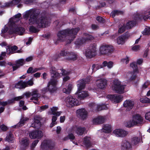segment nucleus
<instances>
[{"mask_svg":"<svg viewBox=\"0 0 150 150\" xmlns=\"http://www.w3.org/2000/svg\"><path fill=\"white\" fill-rule=\"evenodd\" d=\"M40 13L39 10L32 8L24 13L23 17L26 20L29 19L30 24L35 23L37 28L46 27L50 24V20L45 16H42L37 19Z\"/></svg>","mask_w":150,"mask_h":150,"instance_id":"nucleus-1","label":"nucleus"},{"mask_svg":"<svg viewBox=\"0 0 150 150\" xmlns=\"http://www.w3.org/2000/svg\"><path fill=\"white\" fill-rule=\"evenodd\" d=\"M79 30V28H72L71 30L67 29L59 31L57 34L59 40L62 41H64L66 38L67 39V42L70 43L74 38L75 35Z\"/></svg>","mask_w":150,"mask_h":150,"instance_id":"nucleus-2","label":"nucleus"},{"mask_svg":"<svg viewBox=\"0 0 150 150\" xmlns=\"http://www.w3.org/2000/svg\"><path fill=\"white\" fill-rule=\"evenodd\" d=\"M91 79V77H88L84 79H80L77 81V86L78 90L76 94H77L78 99L80 100L83 99L89 96V94L87 91H81L84 88L85 84L88 83Z\"/></svg>","mask_w":150,"mask_h":150,"instance_id":"nucleus-3","label":"nucleus"},{"mask_svg":"<svg viewBox=\"0 0 150 150\" xmlns=\"http://www.w3.org/2000/svg\"><path fill=\"white\" fill-rule=\"evenodd\" d=\"M51 77L52 78L48 83L47 87L49 91L52 92L55 91L57 90L56 86L57 82L56 79L59 78L60 76L59 74L55 71L52 70L51 72Z\"/></svg>","mask_w":150,"mask_h":150,"instance_id":"nucleus-4","label":"nucleus"},{"mask_svg":"<svg viewBox=\"0 0 150 150\" xmlns=\"http://www.w3.org/2000/svg\"><path fill=\"white\" fill-rule=\"evenodd\" d=\"M132 120L127 122L126 125L127 127H131L134 125L142 124L143 122V118L138 114H136L132 116Z\"/></svg>","mask_w":150,"mask_h":150,"instance_id":"nucleus-5","label":"nucleus"},{"mask_svg":"<svg viewBox=\"0 0 150 150\" xmlns=\"http://www.w3.org/2000/svg\"><path fill=\"white\" fill-rule=\"evenodd\" d=\"M125 85H121V82L117 79L114 80L112 86V89L117 93H122L124 92Z\"/></svg>","mask_w":150,"mask_h":150,"instance_id":"nucleus-6","label":"nucleus"},{"mask_svg":"<svg viewBox=\"0 0 150 150\" xmlns=\"http://www.w3.org/2000/svg\"><path fill=\"white\" fill-rule=\"evenodd\" d=\"M33 84V82L32 80L28 81H23L21 80L18 81L15 85H12L11 87L12 88H15L20 89H24L28 86H32Z\"/></svg>","mask_w":150,"mask_h":150,"instance_id":"nucleus-7","label":"nucleus"},{"mask_svg":"<svg viewBox=\"0 0 150 150\" xmlns=\"http://www.w3.org/2000/svg\"><path fill=\"white\" fill-rule=\"evenodd\" d=\"M114 50L113 47L106 44H102L99 48V52L102 55H108L112 53Z\"/></svg>","mask_w":150,"mask_h":150,"instance_id":"nucleus-8","label":"nucleus"},{"mask_svg":"<svg viewBox=\"0 0 150 150\" xmlns=\"http://www.w3.org/2000/svg\"><path fill=\"white\" fill-rule=\"evenodd\" d=\"M97 45L96 44H91L88 48L86 50L85 55L87 58H91L96 55Z\"/></svg>","mask_w":150,"mask_h":150,"instance_id":"nucleus-9","label":"nucleus"},{"mask_svg":"<svg viewBox=\"0 0 150 150\" xmlns=\"http://www.w3.org/2000/svg\"><path fill=\"white\" fill-rule=\"evenodd\" d=\"M65 102L66 106L69 108L77 106L79 104V100L71 96H69L65 98Z\"/></svg>","mask_w":150,"mask_h":150,"instance_id":"nucleus-10","label":"nucleus"},{"mask_svg":"<svg viewBox=\"0 0 150 150\" xmlns=\"http://www.w3.org/2000/svg\"><path fill=\"white\" fill-rule=\"evenodd\" d=\"M130 67L133 69V72L130 73H127V78L130 77V80H133L134 79L136 78V73H138V70L137 65H136V62H133L131 63Z\"/></svg>","mask_w":150,"mask_h":150,"instance_id":"nucleus-11","label":"nucleus"},{"mask_svg":"<svg viewBox=\"0 0 150 150\" xmlns=\"http://www.w3.org/2000/svg\"><path fill=\"white\" fill-rule=\"evenodd\" d=\"M94 39L92 35L85 33L84 34L83 37L81 39H78L75 42V44L77 45H81L89 41L92 40Z\"/></svg>","mask_w":150,"mask_h":150,"instance_id":"nucleus-12","label":"nucleus"},{"mask_svg":"<svg viewBox=\"0 0 150 150\" xmlns=\"http://www.w3.org/2000/svg\"><path fill=\"white\" fill-rule=\"evenodd\" d=\"M55 143L50 140H45L42 143L41 145V150H46L48 148L50 149H53L55 146Z\"/></svg>","mask_w":150,"mask_h":150,"instance_id":"nucleus-13","label":"nucleus"},{"mask_svg":"<svg viewBox=\"0 0 150 150\" xmlns=\"http://www.w3.org/2000/svg\"><path fill=\"white\" fill-rule=\"evenodd\" d=\"M85 129L84 127L75 125L70 128V132L74 133L76 132L78 135H81L83 133Z\"/></svg>","mask_w":150,"mask_h":150,"instance_id":"nucleus-14","label":"nucleus"},{"mask_svg":"<svg viewBox=\"0 0 150 150\" xmlns=\"http://www.w3.org/2000/svg\"><path fill=\"white\" fill-rule=\"evenodd\" d=\"M107 98L109 99L113 102L117 103L122 100V96L120 95H109L107 96Z\"/></svg>","mask_w":150,"mask_h":150,"instance_id":"nucleus-15","label":"nucleus"},{"mask_svg":"<svg viewBox=\"0 0 150 150\" xmlns=\"http://www.w3.org/2000/svg\"><path fill=\"white\" fill-rule=\"evenodd\" d=\"M76 113L78 117L84 120L87 117V112L84 108L77 110Z\"/></svg>","mask_w":150,"mask_h":150,"instance_id":"nucleus-16","label":"nucleus"},{"mask_svg":"<svg viewBox=\"0 0 150 150\" xmlns=\"http://www.w3.org/2000/svg\"><path fill=\"white\" fill-rule=\"evenodd\" d=\"M113 134L116 137H123L127 136L128 133L123 129H117L113 131Z\"/></svg>","mask_w":150,"mask_h":150,"instance_id":"nucleus-17","label":"nucleus"},{"mask_svg":"<svg viewBox=\"0 0 150 150\" xmlns=\"http://www.w3.org/2000/svg\"><path fill=\"white\" fill-rule=\"evenodd\" d=\"M25 29L23 28L15 26V28L11 29L10 31L11 34L15 33L19 35H22L25 31Z\"/></svg>","mask_w":150,"mask_h":150,"instance_id":"nucleus-18","label":"nucleus"},{"mask_svg":"<svg viewBox=\"0 0 150 150\" xmlns=\"http://www.w3.org/2000/svg\"><path fill=\"white\" fill-rule=\"evenodd\" d=\"M107 80L105 79H100L97 80L96 84L99 88L103 89L105 88L107 85Z\"/></svg>","mask_w":150,"mask_h":150,"instance_id":"nucleus-19","label":"nucleus"},{"mask_svg":"<svg viewBox=\"0 0 150 150\" xmlns=\"http://www.w3.org/2000/svg\"><path fill=\"white\" fill-rule=\"evenodd\" d=\"M43 133L40 131H33L29 133V136L31 139L39 138L42 136Z\"/></svg>","mask_w":150,"mask_h":150,"instance_id":"nucleus-20","label":"nucleus"},{"mask_svg":"<svg viewBox=\"0 0 150 150\" xmlns=\"http://www.w3.org/2000/svg\"><path fill=\"white\" fill-rule=\"evenodd\" d=\"M134 103V101L131 100H126L123 103V106L126 108L127 110H130L133 107Z\"/></svg>","mask_w":150,"mask_h":150,"instance_id":"nucleus-21","label":"nucleus"},{"mask_svg":"<svg viewBox=\"0 0 150 150\" xmlns=\"http://www.w3.org/2000/svg\"><path fill=\"white\" fill-rule=\"evenodd\" d=\"M131 147L130 142L126 140H124L122 142L120 148L122 150H128Z\"/></svg>","mask_w":150,"mask_h":150,"instance_id":"nucleus-22","label":"nucleus"},{"mask_svg":"<svg viewBox=\"0 0 150 150\" xmlns=\"http://www.w3.org/2000/svg\"><path fill=\"white\" fill-rule=\"evenodd\" d=\"M32 97L30 98L31 100H35L38 101V98L40 97V94L39 93L38 91L36 89H34L31 92Z\"/></svg>","mask_w":150,"mask_h":150,"instance_id":"nucleus-23","label":"nucleus"},{"mask_svg":"<svg viewBox=\"0 0 150 150\" xmlns=\"http://www.w3.org/2000/svg\"><path fill=\"white\" fill-rule=\"evenodd\" d=\"M105 120L104 117L100 116L94 118L93 119V123L94 124H102L104 122Z\"/></svg>","mask_w":150,"mask_h":150,"instance_id":"nucleus-24","label":"nucleus"},{"mask_svg":"<svg viewBox=\"0 0 150 150\" xmlns=\"http://www.w3.org/2000/svg\"><path fill=\"white\" fill-rule=\"evenodd\" d=\"M21 0H13L11 2L6 3L5 6L9 7L12 6L13 5H18L17 6L18 8H21L22 6V5L19 4Z\"/></svg>","mask_w":150,"mask_h":150,"instance_id":"nucleus-25","label":"nucleus"},{"mask_svg":"<svg viewBox=\"0 0 150 150\" xmlns=\"http://www.w3.org/2000/svg\"><path fill=\"white\" fill-rule=\"evenodd\" d=\"M29 118L27 117H23L21 119L19 122H18L16 125L13 126V128H16L23 125L25 122L26 121L29 120Z\"/></svg>","mask_w":150,"mask_h":150,"instance_id":"nucleus-26","label":"nucleus"},{"mask_svg":"<svg viewBox=\"0 0 150 150\" xmlns=\"http://www.w3.org/2000/svg\"><path fill=\"white\" fill-rule=\"evenodd\" d=\"M78 58L77 55L74 52H69L68 57L66 58V59L68 60H76Z\"/></svg>","mask_w":150,"mask_h":150,"instance_id":"nucleus-27","label":"nucleus"},{"mask_svg":"<svg viewBox=\"0 0 150 150\" xmlns=\"http://www.w3.org/2000/svg\"><path fill=\"white\" fill-rule=\"evenodd\" d=\"M25 61L23 59H21L15 61V66L16 68L14 70H17L21 66H23L25 63Z\"/></svg>","mask_w":150,"mask_h":150,"instance_id":"nucleus-28","label":"nucleus"},{"mask_svg":"<svg viewBox=\"0 0 150 150\" xmlns=\"http://www.w3.org/2000/svg\"><path fill=\"white\" fill-rule=\"evenodd\" d=\"M21 14L20 13H18L16 15L11 19L9 23L13 24H15L16 22L19 20V18L21 16Z\"/></svg>","mask_w":150,"mask_h":150,"instance_id":"nucleus-29","label":"nucleus"},{"mask_svg":"<svg viewBox=\"0 0 150 150\" xmlns=\"http://www.w3.org/2000/svg\"><path fill=\"white\" fill-rule=\"evenodd\" d=\"M91 138L89 137H86L84 138L83 143L86 147H88L91 146Z\"/></svg>","mask_w":150,"mask_h":150,"instance_id":"nucleus-30","label":"nucleus"},{"mask_svg":"<svg viewBox=\"0 0 150 150\" xmlns=\"http://www.w3.org/2000/svg\"><path fill=\"white\" fill-rule=\"evenodd\" d=\"M58 110V108L56 107H53L51 108L52 114L56 115V116H59L60 115L62 112L61 111L57 112Z\"/></svg>","mask_w":150,"mask_h":150,"instance_id":"nucleus-31","label":"nucleus"},{"mask_svg":"<svg viewBox=\"0 0 150 150\" xmlns=\"http://www.w3.org/2000/svg\"><path fill=\"white\" fill-rule=\"evenodd\" d=\"M102 130L105 133H110L111 131V126L110 125L105 124L104 125Z\"/></svg>","mask_w":150,"mask_h":150,"instance_id":"nucleus-32","label":"nucleus"},{"mask_svg":"<svg viewBox=\"0 0 150 150\" xmlns=\"http://www.w3.org/2000/svg\"><path fill=\"white\" fill-rule=\"evenodd\" d=\"M18 49V47L16 46L11 47V48L8 47L6 49V52L8 54H13L15 52V51Z\"/></svg>","mask_w":150,"mask_h":150,"instance_id":"nucleus-33","label":"nucleus"},{"mask_svg":"<svg viewBox=\"0 0 150 150\" xmlns=\"http://www.w3.org/2000/svg\"><path fill=\"white\" fill-rule=\"evenodd\" d=\"M126 37L124 35H121L119 36L117 39V43L119 45H122L125 42Z\"/></svg>","mask_w":150,"mask_h":150,"instance_id":"nucleus-34","label":"nucleus"},{"mask_svg":"<svg viewBox=\"0 0 150 150\" xmlns=\"http://www.w3.org/2000/svg\"><path fill=\"white\" fill-rule=\"evenodd\" d=\"M73 85L71 84H69L67 88H64L63 89L62 91L64 93L67 94H69L70 93L71 91Z\"/></svg>","mask_w":150,"mask_h":150,"instance_id":"nucleus-35","label":"nucleus"},{"mask_svg":"<svg viewBox=\"0 0 150 150\" xmlns=\"http://www.w3.org/2000/svg\"><path fill=\"white\" fill-rule=\"evenodd\" d=\"M113 63L111 61L107 62L106 61H104L103 62V67L107 66L110 69L112 68L113 66Z\"/></svg>","mask_w":150,"mask_h":150,"instance_id":"nucleus-36","label":"nucleus"},{"mask_svg":"<svg viewBox=\"0 0 150 150\" xmlns=\"http://www.w3.org/2000/svg\"><path fill=\"white\" fill-rule=\"evenodd\" d=\"M8 142H13L14 140L13 135L11 132H9L8 135H7L5 139Z\"/></svg>","mask_w":150,"mask_h":150,"instance_id":"nucleus-37","label":"nucleus"},{"mask_svg":"<svg viewBox=\"0 0 150 150\" xmlns=\"http://www.w3.org/2000/svg\"><path fill=\"white\" fill-rule=\"evenodd\" d=\"M136 23L135 21H131L127 22L126 24V28L127 29H130L134 27Z\"/></svg>","mask_w":150,"mask_h":150,"instance_id":"nucleus-38","label":"nucleus"},{"mask_svg":"<svg viewBox=\"0 0 150 150\" xmlns=\"http://www.w3.org/2000/svg\"><path fill=\"white\" fill-rule=\"evenodd\" d=\"M123 13V12L122 11L118 10H115L112 11L111 13L110 16L111 17L114 18L115 16L122 14Z\"/></svg>","mask_w":150,"mask_h":150,"instance_id":"nucleus-39","label":"nucleus"},{"mask_svg":"<svg viewBox=\"0 0 150 150\" xmlns=\"http://www.w3.org/2000/svg\"><path fill=\"white\" fill-rule=\"evenodd\" d=\"M21 144L23 147H26L28 145V139L26 138L23 139L21 141Z\"/></svg>","mask_w":150,"mask_h":150,"instance_id":"nucleus-40","label":"nucleus"},{"mask_svg":"<svg viewBox=\"0 0 150 150\" xmlns=\"http://www.w3.org/2000/svg\"><path fill=\"white\" fill-rule=\"evenodd\" d=\"M140 141V138L138 137H135L132 138V142L133 144L136 145L138 144Z\"/></svg>","mask_w":150,"mask_h":150,"instance_id":"nucleus-41","label":"nucleus"},{"mask_svg":"<svg viewBox=\"0 0 150 150\" xmlns=\"http://www.w3.org/2000/svg\"><path fill=\"white\" fill-rule=\"evenodd\" d=\"M69 54V52L65 50H62L60 53V54L61 56L64 57L66 59V58L68 57Z\"/></svg>","mask_w":150,"mask_h":150,"instance_id":"nucleus-42","label":"nucleus"},{"mask_svg":"<svg viewBox=\"0 0 150 150\" xmlns=\"http://www.w3.org/2000/svg\"><path fill=\"white\" fill-rule=\"evenodd\" d=\"M126 28V26L124 24L120 25L119 26V29L118 30V33H123L125 30Z\"/></svg>","mask_w":150,"mask_h":150,"instance_id":"nucleus-43","label":"nucleus"},{"mask_svg":"<svg viewBox=\"0 0 150 150\" xmlns=\"http://www.w3.org/2000/svg\"><path fill=\"white\" fill-rule=\"evenodd\" d=\"M97 108L98 111L106 109L107 108L106 105L105 104L100 105L97 106Z\"/></svg>","mask_w":150,"mask_h":150,"instance_id":"nucleus-44","label":"nucleus"},{"mask_svg":"<svg viewBox=\"0 0 150 150\" xmlns=\"http://www.w3.org/2000/svg\"><path fill=\"white\" fill-rule=\"evenodd\" d=\"M140 100L141 102L143 103H150V99L147 97L141 98Z\"/></svg>","mask_w":150,"mask_h":150,"instance_id":"nucleus-45","label":"nucleus"},{"mask_svg":"<svg viewBox=\"0 0 150 150\" xmlns=\"http://www.w3.org/2000/svg\"><path fill=\"white\" fill-rule=\"evenodd\" d=\"M13 100H8L7 101H0V106L1 105L3 106L2 107L7 105L8 104L11 103H12Z\"/></svg>","mask_w":150,"mask_h":150,"instance_id":"nucleus-46","label":"nucleus"},{"mask_svg":"<svg viewBox=\"0 0 150 150\" xmlns=\"http://www.w3.org/2000/svg\"><path fill=\"white\" fill-rule=\"evenodd\" d=\"M69 133L68 134V136L69 139L71 141L75 139V137L73 133L70 132V129L69 130Z\"/></svg>","mask_w":150,"mask_h":150,"instance_id":"nucleus-47","label":"nucleus"},{"mask_svg":"<svg viewBox=\"0 0 150 150\" xmlns=\"http://www.w3.org/2000/svg\"><path fill=\"white\" fill-rule=\"evenodd\" d=\"M30 31L31 32L36 33L38 32L39 30L34 26H32L30 27Z\"/></svg>","mask_w":150,"mask_h":150,"instance_id":"nucleus-48","label":"nucleus"},{"mask_svg":"<svg viewBox=\"0 0 150 150\" xmlns=\"http://www.w3.org/2000/svg\"><path fill=\"white\" fill-rule=\"evenodd\" d=\"M144 35H148L150 34V28H146L143 32Z\"/></svg>","mask_w":150,"mask_h":150,"instance_id":"nucleus-49","label":"nucleus"},{"mask_svg":"<svg viewBox=\"0 0 150 150\" xmlns=\"http://www.w3.org/2000/svg\"><path fill=\"white\" fill-rule=\"evenodd\" d=\"M35 0H24V3L25 4H31L35 2Z\"/></svg>","mask_w":150,"mask_h":150,"instance_id":"nucleus-50","label":"nucleus"},{"mask_svg":"<svg viewBox=\"0 0 150 150\" xmlns=\"http://www.w3.org/2000/svg\"><path fill=\"white\" fill-rule=\"evenodd\" d=\"M121 62L122 63L125 64H127L129 62V59L128 57L125 58H123L121 59Z\"/></svg>","mask_w":150,"mask_h":150,"instance_id":"nucleus-51","label":"nucleus"},{"mask_svg":"<svg viewBox=\"0 0 150 150\" xmlns=\"http://www.w3.org/2000/svg\"><path fill=\"white\" fill-rule=\"evenodd\" d=\"M132 50L134 51H137L140 50V46L139 45H135L132 47Z\"/></svg>","mask_w":150,"mask_h":150,"instance_id":"nucleus-52","label":"nucleus"},{"mask_svg":"<svg viewBox=\"0 0 150 150\" xmlns=\"http://www.w3.org/2000/svg\"><path fill=\"white\" fill-rule=\"evenodd\" d=\"M150 84V82L147 81L145 82L143 84L142 86V88L143 89H144L147 88L148 87V86Z\"/></svg>","mask_w":150,"mask_h":150,"instance_id":"nucleus-53","label":"nucleus"},{"mask_svg":"<svg viewBox=\"0 0 150 150\" xmlns=\"http://www.w3.org/2000/svg\"><path fill=\"white\" fill-rule=\"evenodd\" d=\"M145 118L147 120L150 121V111L146 113L145 115Z\"/></svg>","mask_w":150,"mask_h":150,"instance_id":"nucleus-54","label":"nucleus"},{"mask_svg":"<svg viewBox=\"0 0 150 150\" xmlns=\"http://www.w3.org/2000/svg\"><path fill=\"white\" fill-rule=\"evenodd\" d=\"M47 87H48H48L47 86ZM48 91H49L50 92V91L49 90V88H48V89L47 88V87L44 88L41 90V93L42 94H45L46 93H47ZM54 92V91L51 92V93H52Z\"/></svg>","mask_w":150,"mask_h":150,"instance_id":"nucleus-55","label":"nucleus"},{"mask_svg":"<svg viewBox=\"0 0 150 150\" xmlns=\"http://www.w3.org/2000/svg\"><path fill=\"white\" fill-rule=\"evenodd\" d=\"M98 66L97 64H93L92 65V69L93 72H94L97 70H98L97 67Z\"/></svg>","mask_w":150,"mask_h":150,"instance_id":"nucleus-56","label":"nucleus"},{"mask_svg":"<svg viewBox=\"0 0 150 150\" xmlns=\"http://www.w3.org/2000/svg\"><path fill=\"white\" fill-rule=\"evenodd\" d=\"M1 132L2 131H6L8 129L7 127L4 124L1 125Z\"/></svg>","mask_w":150,"mask_h":150,"instance_id":"nucleus-57","label":"nucleus"},{"mask_svg":"<svg viewBox=\"0 0 150 150\" xmlns=\"http://www.w3.org/2000/svg\"><path fill=\"white\" fill-rule=\"evenodd\" d=\"M33 69L32 67H30L27 71V73L28 74H33Z\"/></svg>","mask_w":150,"mask_h":150,"instance_id":"nucleus-58","label":"nucleus"},{"mask_svg":"<svg viewBox=\"0 0 150 150\" xmlns=\"http://www.w3.org/2000/svg\"><path fill=\"white\" fill-rule=\"evenodd\" d=\"M96 20L97 21L100 23H103L104 22V20L101 17H97L96 18Z\"/></svg>","mask_w":150,"mask_h":150,"instance_id":"nucleus-59","label":"nucleus"},{"mask_svg":"<svg viewBox=\"0 0 150 150\" xmlns=\"http://www.w3.org/2000/svg\"><path fill=\"white\" fill-rule=\"evenodd\" d=\"M48 106L47 105H45L42 106L40 108V112H42L43 110H44L47 108Z\"/></svg>","mask_w":150,"mask_h":150,"instance_id":"nucleus-60","label":"nucleus"},{"mask_svg":"<svg viewBox=\"0 0 150 150\" xmlns=\"http://www.w3.org/2000/svg\"><path fill=\"white\" fill-rule=\"evenodd\" d=\"M22 96H25L27 98H29L30 96H31V92H26L24 93Z\"/></svg>","mask_w":150,"mask_h":150,"instance_id":"nucleus-61","label":"nucleus"},{"mask_svg":"<svg viewBox=\"0 0 150 150\" xmlns=\"http://www.w3.org/2000/svg\"><path fill=\"white\" fill-rule=\"evenodd\" d=\"M6 65V63L4 61H0V66L5 67Z\"/></svg>","mask_w":150,"mask_h":150,"instance_id":"nucleus-62","label":"nucleus"},{"mask_svg":"<svg viewBox=\"0 0 150 150\" xmlns=\"http://www.w3.org/2000/svg\"><path fill=\"white\" fill-rule=\"evenodd\" d=\"M39 141L38 140H35L32 143L31 147L32 148H34L37 145Z\"/></svg>","mask_w":150,"mask_h":150,"instance_id":"nucleus-63","label":"nucleus"},{"mask_svg":"<svg viewBox=\"0 0 150 150\" xmlns=\"http://www.w3.org/2000/svg\"><path fill=\"white\" fill-rule=\"evenodd\" d=\"M8 30V28L7 27L5 26L4 28L1 30V33H4L6 32Z\"/></svg>","mask_w":150,"mask_h":150,"instance_id":"nucleus-64","label":"nucleus"}]
</instances>
